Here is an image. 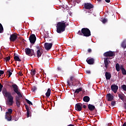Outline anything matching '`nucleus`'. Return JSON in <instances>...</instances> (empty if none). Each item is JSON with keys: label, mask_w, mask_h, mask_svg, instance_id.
I'll return each mask as SVG.
<instances>
[{"label": "nucleus", "mask_w": 126, "mask_h": 126, "mask_svg": "<svg viewBox=\"0 0 126 126\" xmlns=\"http://www.w3.org/2000/svg\"><path fill=\"white\" fill-rule=\"evenodd\" d=\"M12 87L13 88V91L12 93V95H15L17 94L18 95L15 96V101H16V104L17 107L18 108H19L20 107V105H21V101H20V98H23V96H22V94H21V93L19 91V89L18 88V86L16 84H13L12 85Z\"/></svg>", "instance_id": "f257e3e1"}, {"label": "nucleus", "mask_w": 126, "mask_h": 126, "mask_svg": "<svg viewBox=\"0 0 126 126\" xmlns=\"http://www.w3.org/2000/svg\"><path fill=\"white\" fill-rule=\"evenodd\" d=\"M2 93L3 96L7 98V99L6 101V105L7 106H12L14 103V101H13V96H12L11 93L9 92H7L6 89L3 90Z\"/></svg>", "instance_id": "f03ea898"}, {"label": "nucleus", "mask_w": 126, "mask_h": 126, "mask_svg": "<svg viewBox=\"0 0 126 126\" xmlns=\"http://www.w3.org/2000/svg\"><path fill=\"white\" fill-rule=\"evenodd\" d=\"M56 28L57 33L61 34V33L64 32L65 31V28H66V25H65L64 21L58 22L57 24Z\"/></svg>", "instance_id": "7ed1b4c3"}, {"label": "nucleus", "mask_w": 126, "mask_h": 126, "mask_svg": "<svg viewBox=\"0 0 126 126\" xmlns=\"http://www.w3.org/2000/svg\"><path fill=\"white\" fill-rule=\"evenodd\" d=\"M77 34L80 36H84V37H90L91 36V32L89 29L84 28L81 29V31H79Z\"/></svg>", "instance_id": "20e7f679"}, {"label": "nucleus", "mask_w": 126, "mask_h": 126, "mask_svg": "<svg viewBox=\"0 0 126 126\" xmlns=\"http://www.w3.org/2000/svg\"><path fill=\"white\" fill-rule=\"evenodd\" d=\"M25 53L27 55V56H29V57H32V56L36 57V54H35V52L33 49H31L30 48H26Z\"/></svg>", "instance_id": "39448f33"}, {"label": "nucleus", "mask_w": 126, "mask_h": 126, "mask_svg": "<svg viewBox=\"0 0 126 126\" xmlns=\"http://www.w3.org/2000/svg\"><path fill=\"white\" fill-rule=\"evenodd\" d=\"M103 56L104 57H106V58L115 57L116 56V53L115 52L109 51L105 52L103 54Z\"/></svg>", "instance_id": "423d86ee"}, {"label": "nucleus", "mask_w": 126, "mask_h": 126, "mask_svg": "<svg viewBox=\"0 0 126 126\" xmlns=\"http://www.w3.org/2000/svg\"><path fill=\"white\" fill-rule=\"evenodd\" d=\"M113 58L111 57H108L106 58H104V66L106 69H108V67H109V64L111 63V61L109 60H112Z\"/></svg>", "instance_id": "0eeeda50"}, {"label": "nucleus", "mask_w": 126, "mask_h": 126, "mask_svg": "<svg viewBox=\"0 0 126 126\" xmlns=\"http://www.w3.org/2000/svg\"><path fill=\"white\" fill-rule=\"evenodd\" d=\"M36 35L34 34H31L29 38L30 42L31 44H35V42H36Z\"/></svg>", "instance_id": "6e6552de"}, {"label": "nucleus", "mask_w": 126, "mask_h": 126, "mask_svg": "<svg viewBox=\"0 0 126 126\" xmlns=\"http://www.w3.org/2000/svg\"><path fill=\"white\" fill-rule=\"evenodd\" d=\"M84 6L85 9H89V10H90L91 9V8H93V7H94L93 5L90 3H85Z\"/></svg>", "instance_id": "1a4fd4ad"}, {"label": "nucleus", "mask_w": 126, "mask_h": 126, "mask_svg": "<svg viewBox=\"0 0 126 126\" xmlns=\"http://www.w3.org/2000/svg\"><path fill=\"white\" fill-rule=\"evenodd\" d=\"M45 49L47 50V51H49V50H51L52 49V47H53V43H45L44 44Z\"/></svg>", "instance_id": "9d476101"}, {"label": "nucleus", "mask_w": 126, "mask_h": 126, "mask_svg": "<svg viewBox=\"0 0 126 126\" xmlns=\"http://www.w3.org/2000/svg\"><path fill=\"white\" fill-rule=\"evenodd\" d=\"M111 89L114 93L116 94L118 92V90L119 89V87L115 84L111 85Z\"/></svg>", "instance_id": "9b49d317"}, {"label": "nucleus", "mask_w": 126, "mask_h": 126, "mask_svg": "<svg viewBox=\"0 0 126 126\" xmlns=\"http://www.w3.org/2000/svg\"><path fill=\"white\" fill-rule=\"evenodd\" d=\"M9 39L11 42H14L17 40V35L14 33L10 34Z\"/></svg>", "instance_id": "f8f14e48"}, {"label": "nucleus", "mask_w": 126, "mask_h": 126, "mask_svg": "<svg viewBox=\"0 0 126 126\" xmlns=\"http://www.w3.org/2000/svg\"><path fill=\"white\" fill-rule=\"evenodd\" d=\"M82 106V103H77L76 104V111H78V112H80L82 110V107H81Z\"/></svg>", "instance_id": "ddd939ff"}, {"label": "nucleus", "mask_w": 126, "mask_h": 126, "mask_svg": "<svg viewBox=\"0 0 126 126\" xmlns=\"http://www.w3.org/2000/svg\"><path fill=\"white\" fill-rule=\"evenodd\" d=\"M107 100L109 102H111L112 100H114V96L112 95L111 94H107Z\"/></svg>", "instance_id": "4468645a"}, {"label": "nucleus", "mask_w": 126, "mask_h": 126, "mask_svg": "<svg viewBox=\"0 0 126 126\" xmlns=\"http://www.w3.org/2000/svg\"><path fill=\"white\" fill-rule=\"evenodd\" d=\"M105 77H106V80H110V79H111V77H112V75L111 74V73L106 72Z\"/></svg>", "instance_id": "2eb2a0df"}, {"label": "nucleus", "mask_w": 126, "mask_h": 126, "mask_svg": "<svg viewBox=\"0 0 126 126\" xmlns=\"http://www.w3.org/2000/svg\"><path fill=\"white\" fill-rule=\"evenodd\" d=\"M88 107L89 110H90V111H91V112H93V111H94V110H95V106H94L92 104H88Z\"/></svg>", "instance_id": "dca6fc26"}, {"label": "nucleus", "mask_w": 126, "mask_h": 126, "mask_svg": "<svg viewBox=\"0 0 126 126\" xmlns=\"http://www.w3.org/2000/svg\"><path fill=\"white\" fill-rule=\"evenodd\" d=\"M87 63H88V64H93L94 63V59L91 58L90 59H87L86 60Z\"/></svg>", "instance_id": "f3484780"}, {"label": "nucleus", "mask_w": 126, "mask_h": 126, "mask_svg": "<svg viewBox=\"0 0 126 126\" xmlns=\"http://www.w3.org/2000/svg\"><path fill=\"white\" fill-rule=\"evenodd\" d=\"M5 119L8 121V122H10L11 121L12 116L10 114H6L5 116Z\"/></svg>", "instance_id": "a211bd4d"}, {"label": "nucleus", "mask_w": 126, "mask_h": 126, "mask_svg": "<svg viewBox=\"0 0 126 126\" xmlns=\"http://www.w3.org/2000/svg\"><path fill=\"white\" fill-rule=\"evenodd\" d=\"M126 96L125 95V94H123V93H121V94H118V97L122 100V101H124L125 100V97Z\"/></svg>", "instance_id": "6ab92c4d"}, {"label": "nucleus", "mask_w": 126, "mask_h": 126, "mask_svg": "<svg viewBox=\"0 0 126 126\" xmlns=\"http://www.w3.org/2000/svg\"><path fill=\"white\" fill-rule=\"evenodd\" d=\"M83 101L84 102H86V103H88L89 101H90V97L88 96H85L83 97Z\"/></svg>", "instance_id": "aec40b11"}, {"label": "nucleus", "mask_w": 126, "mask_h": 126, "mask_svg": "<svg viewBox=\"0 0 126 126\" xmlns=\"http://www.w3.org/2000/svg\"><path fill=\"white\" fill-rule=\"evenodd\" d=\"M51 92L52 91H51V89L50 88L48 89L46 93L45 94L46 97H50V96L51 95Z\"/></svg>", "instance_id": "412c9836"}, {"label": "nucleus", "mask_w": 126, "mask_h": 126, "mask_svg": "<svg viewBox=\"0 0 126 126\" xmlns=\"http://www.w3.org/2000/svg\"><path fill=\"white\" fill-rule=\"evenodd\" d=\"M14 60L16 62H21V60L19 58V57L18 56H15V54H14Z\"/></svg>", "instance_id": "4be33fe9"}, {"label": "nucleus", "mask_w": 126, "mask_h": 126, "mask_svg": "<svg viewBox=\"0 0 126 126\" xmlns=\"http://www.w3.org/2000/svg\"><path fill=\"white\" fill-rule=\"evenodd\" d=\"M36 56L37 58H40L42 56V52L40 50H38L36 52Z\"/></svg>", "instance_id": "5701e85b"}, {"label": "nucleus", "mask_w": 126, "mask_h": 126, "mask_svg": "<svg viewBox=\"0 0 126 126\" xmlns=\"http://www.w3.org/2000/svg\"><path fill=\"white\" fill-rule=\"evenodd\" d=\"M116 69L117 70V71H120V64H119V63H117L116 64Z\"/></svg>", "instance_id": "b1692460"}, {"label": "nucleus", "mask_w": 126, "mask_h": 126, "mask_svg": "<svg viewBox=\"0 0 126 126\" xmlns=\"http://www.w3.org/2000/svg\"><path fill=\"white\" fill-rule=\"evenodd\" d=\"M81 91H82V88H79V89H77L75 90L74 93H77V94H78V93Z\"/></svg>", "instance_id": "393cba45"}, {"label": "nucleus", "mask_w": 126, "mask_h": 126, "mask_svg": "<svg viewBox=\"0 0 126 126\" xmlns=\"http://www.w3.org/2000/svg\"><path fill=\"white\" fill-rule=\"evenodd\" d=\"M8 114H9L10 115L12 114V110L11 108H8V112H6V115H7Z\"/></svg>", "instance_id": "a878e982"}, {"label": "nucleus", "mask_w": 126, "mask_h": 126, "mask_svg": "<svg viewBox=\"0 0 126 126\" xmlns=\"http://www.w3.org/2000/svg\"><path fill=\"white\" fill-rule=\"evenodd\" d=\"M7 72L8 73H9V76H8V78H9V77H10V76H11V74H12V73L11 72V69H9L7 71Z\"/></svg>", "instance_id": "bb28decb"}, {"label": "nucleus", "mask_w": 126, "mask_h": 126, "mask_svg": "<svg viewBox=\"0 0 126 126\" xmlns=\"http://www.w3.org/2000/svg\"><path fill=\"white\" fill-rule=\"evenodd\" d=\"M25 100L27 103H28V104H29V105H33V103H32V102L30 101V100L26 98L25 99Z\"/></svg>", "instance_id": "cd10ccee"}, {"label": "nucleus", "mask_w": 126, "mask_h": 126, "mask_svg": "<svg viewBox=\"0 0 126 126\" xmlns=\"http://www.w3.org/2000/svg\"><path fill=\"white\" fill-rule=\"evenodd\" d=\"M4 59L5 60V62H8L10 61V56H8V57H5Z\"/></svg>", "instance_id": "c85d7f7f"}, {"label": "nucleus", "mask_w": 126, "mask_h": 126, "mask_svg": "<svg viewBox=\"0 0 126 126\" xmlns=\"http://www.w3.org/2000/svg\"><path fill=\"white\" fill-rule=\"evenodd\" d=\"M121 88H122V89H123V90H124V91L126 92V85H122L121 86Z\"/></svg>", "instance_id": "c756f323"}, {"label": "nucleus", "mask_w": 126, "mask_h": 126, "mask_svg": "<svg viewBox=\"0 0 126 126\" xmlns=\"http://www.w3.org/2000/svg\"><path fill=\"white\" fill-rule=\"evenodd\" d=\"M70 78V81L71 82V84H73V81L75 80L74 77L71 76Z\"/></svg>", "instance_id": "7c9ffc66"}, {"label": "nucleus", "mask_w": 126, "mask_h": 126, "mask_svg": "<svg viewBox=\"0 0 126 126\" xmlns=\"http://www.w3.org/2000/svg\"><path fill=\"white\" fill-rule=\"evenodd\" d=\"M37 90V87L33 86L32 89V92H35Z\"/></svg>", "instance_id": "2f4dec72"}, {"label": "nucleus", "mask_w": 126, "mask_h": 126, "mask_svg": "<svg viewBox=\"0 0 126 126\" xmlns=\"http://www.w3.org/2000/svg\"><path fill=\"white\" fill-rule=\"evenodd\" d=\"M122 70V73L123 74V75H126V69H123Z\"/></svg>", "instance_id": "473e14b6"}, {"label": "nucleus", "mask_w": 126, "mask_h": 126, "mask_svg": "<svg viewBox=\"0 0 126 126\" xmlns=\"http://www.w3.org/2000/svg\"><path fill=\"white\" fill-rule=\"evenodd\" d=\"M107 21H108V20H107L105 18L102 19V23H104V24H105V23H106Z\"/></svg>", "instance_id": "72a5a7b5"}, {"label": "nucleus", "mask_w": 126, "mask_h": 126, "mask_svg": "<svg viewBox=\"0 0 126 126\" xmlns=\"http://www.w3.org/2000/svg\"><path fill=\"white\" fill-rule=\"evenodd\" d=\"M36 73V70H32V71H31V74L32 75V76H34Z\"/></svg>", "instance_id": "f704fd0d"}, {"label": "nucleus", "mask_w": 126, "mask_h": 126, "mask_svg": "<svg viewBox=\"0 0 126 126\" xmlns=\"http://www.w3.org/2000/svg\"><path fill=\"white\" fill-rule=\"evenodd\" d=\"M122 48H124L125 49H126V44L125 42H123V43L122 44Z\"/></svg>", "instance_id": "c9c22d12"}, {"label": "nucleus", "mask_w": 126, "mask_h": 126, "mask_svg": "<svg viewBox=\"0 0 126 126\" xmlns=\"http://www.w3.org/2000/svg\"><path fill=\"white\" fill-rule=\"evenodd\" d=\"M3 31V27H0V33H2Z\"/></svg>", "instance_id": "e433bc0d"}, {"label": "nucleus", "mask_w": 126, "mask_h": 126, "mask_svg": "<svg viewBox=\"0 0 126 126\" xmlns=\"http://www.w3.org/2000/svg\"><path fill=\"white\" fill-rule=\"evenodd\" d=\"M3 73H4V71H3V70H0V77H1V75L3 74Z\"/></svg>", "instance_id": "4c0bfd02"}, {"label": "nucleus", "mask_w": 126, "mask_h": 126, "mask_svg": "<svg viewBox=\"0 0 126 126\" xmlns=\"http://www.w3.org/2000/svg\"><path fill=\"white\" fill-rule=\"evenodd\" d=\"M120 69L121 70H123V69H125V68H124V64H121L120 65Z\"/></svg>", "instance_id": "58836bf2"}, {"label": "nucleus", "mask_w": 126, "mask_h": 126, "mask_svg": "<svg viewBox=\"0 0 126 126\" xmlns=\"http://www.w3.org/2000/svg\"><path fill=\"white\" fill-rule=\"evenodd\" d=\"M2 87H3V86L1 85V84L0 83V92H1V90H2Z\"/></svg>", "instance_id": "ea45409f"}, {"label": "nucleus", "mask_w": 126, "mask_h": 126, "mask_svg": "<svg viewBox=\"0 0 126 126\" xmlns=\"http://www.w3.org/2000/svg\"><path fill=\"white\" fill-rule=\"evenodd\" d=\"M25 107H26V109L27 110V112L29 111V106H28V105H26Z\"/></svg>", "instance_id": "a19ab883"}, {"label": "nucleus", "mask_w": 126, "mask_h": 126, "mask_svg": "<svg viewBox=\"0 0 126 126\" xmlns=\"http://www.w3.org/2000/svg\"><path fill=\"white\" fill-rule=\"evenodd\" d=\"M25 107H26V109L27 110V112L29 111V106H28V105H26Z\"/></svg>", "instance_id": "79ce46f5"}, {"label": "nucleus", "mask_w": 126, "mask_h": 126, "mask_svg": "<svg viewBox=\"0 0 126 126\" xmlns=\"http://www.w3.org/2000/svg\"><path fill=\"white\" fill-rule=\"evenodd\" d=\"M25 107H26V109L27 110V112L29 111V106H28V105H26Z\"/></svg>", "instance_id": "37998d69"}, {"label": "nucleus", "mask_w": 126, "mask_h": 126, "mask_svg": "<svg viewBox=\"0 0 126 126\" xmlns=\"http://www.w3.org/2000/svg\"><path fill=\"white\" fill-rule=\"evenodd\" d=\"M27 117L28 118H29V116L30 115V111H27Z\"/></svg>", "instance_id": "c03bdc74"}, {"label": "nucleus", "mask_w": 126, "mask_h": 126, "mask_svg": "<svg viewBox=\"0 0 126 126\" xmlns=\"http://www.w3.org/2000/svg\"><path fill=\"white\" fill-rule=\"evenodd\" d=\"M86 72L87 73H88V74H90V73H91V71L90 70H86Z\"/></svg>", "instance_id": "a18cd8bd"}, {"label": "nucleus", "mask_w": 126, "mask_h": 126, "mask_svg": "<svg viewBox=\"0 0 126 126\" xmlns=\"http://www.w3.org/2000/svg\"><path fill=\"white\" fill-rule=\"evenodd\" d=\"M111 105L112 106H115V105H116V101H112Z\"/></svg>", "instance_id": "49530a36"}, {"label": "nucleus", "mask_w": 126, "mask_h": 126, "mask_svg": "<svg viewBox=\"0 0 126 126\" xmlns=\"http://www.w3.org/2000/svg\"><path fill=\"white\" fill-rule=\"evenodd\" d=\"M92 49H91V48H89L88 50V53H92Z\"/></svg>", "instance_id": "de8ad7c7"}, {"label": "nucleus", "mask_w": 126, "mask_h": 126, "mask_svg": "<svg viewBox=\"0 0 126 126\" xmlns=\"http://www.w3.org/2000/svg\"><path fill=\"white\" fill-rule=\"evenodd\" d=\"M67 85L68 86L71 85V83H70V82L69 81V80H67Z\"/></svg>", "instance_id": "09e8293b"}, {"label": "nucleus", "mask_w": 126, "mask_h": 126, "mask_svg": "<svg viewBox=\"0 0 126 126\" xmlns=\"http://www.w3.org/2000/svg\"><path fill=\"white\" fill-rule=\"evenodd\" d=\"M36 48L37 50H41V48H40V46L39 45H37V46H36Z\"/></svg>", "instance_id": "8fccbe9b"}, {"label": "nucleus", "mask_w": 126, "mask_h": 126, "mask_svg": "<svg viewBox=\"0 0 126 126\" xmlns=\"http://www.w3.org/2000/svg\"><path fill=\"white\" fill-rule=\"evenodd\" d=\"M83 108H84V109H86V108H87V107L86 106V105H83Z\"/></svg>", "instance_id": "3c124183"}, {"label": "nucleus", "mask_w": 126, "mask_h": 126, "mask_svg": "<svg viewBox=\"0 0 126 126\" xmlns=\"http://www.w3.org/2000/svg\"><path fill=\"white\" fill-rule=\"evenodd\" d=\"M105 1H106V2H110V0H105Z\"/></svg>", "instance_id": "603ef678"}, {"label": "nucleus", "mask_w": 126, "mask_h": 126, "mask_svg": "<svg viewBox=\"0 0 126 126\" xmlns=\"http://www.w3.org/2000/svg\"><path fill=\"white\" fill-rule=\"evenodd\" d=\"M57 69H58V70H61L62 69L61 68V67H58Z\"/></svg>", "instance_id": "864d4df0"}, {"label": "nucleus", "mask_w": 126, "mask_h": 126, "mask_svg": "<svg viewBox=\"0 0 126 126\" xmlns=\"http://www.w3.org/2000/svg\"><path fill=\"white\" fill-rule=\"evenodd\" d=\"M88 12H89V13H91L92 12H93V11L92 10H89Z\"/></svg>", "instance_id": "5fc2aeb1"}, {"label": "nucleus", "mask_w": 126, "mask_h": 126, "mask_svg": "<svg viewBox=\"0 0 126 126\" xmlns=\"http://www.w3.org/2000/svg\"><path fill=\"white\" fill-rule=\"evenodd\" d=\"M123 126H126V122L124 123Z\"/></svg>", "instance_id": "6e6d98bb"}, {"label": "nucleus", "mask_w": 126, "mask_h": 126, "mask_svg": "<svg viewBox=\"0 0 126 126\" xmlns=\"http://www.w3.org/2000/svg\"><path fill=\"white\" fill-rule=\"evenodd\" d=\"M97 1H98L99 2H100V1H102V0H97Z\"/></svg>", "instance_id": "4d7b16f0"}, {"label": "nucleus", "mask_w": 126, "mask_h": 126, "mask_svg": "<svg viewBox=\"0 0 126 126\" xmlns=\"http://www.w3.org/2000/svg\"><path fill=\"white\" fill-rule=\"evenodd\" d=\"M0 27H2V25H1V24L0 23Z\"/></svg>", "instance_id": "13d9d810"}, {"label": "nucleus", "mask_w": 126, "mask_h": 126, "mask_svg": "<svg viewBox=\"0 0 126 126\" xmlns=\"http://www.w3.org/2000/svg\"><path fill=\"white\" fill-rule=\"evenodd\" d=\"M65 25H66V27L67 26H68V24H65Z\"/></svg>", "instance_id": "bf43d9fd"}, {"label": "nucleus", "mask_w": 126, "mask_h": 126, "mask_svg": "<svg viewBox=\"0 0 126 126\" xmlns=\"http://www.w3.org/2000/svg\"><path fill=\"white\" fill-rule=\"evenodd\" d=\"M125 109H126V104L125 105V107H124Z\"/></svg>", "instance_id": "052dcab7"}, {"label": "nucleus", "mask_w": 126, "mask_h": 126, "mask_svg": "<svg viewBox=\"0 0 126 126\" xmlns=\"http://www.w3.org/2000/svg\"><path fill=\"white\" fill-rule=\"evenodd\" d=\"M124 55H125V56H126V54H124Z\"/></svg>", "instance_id": "680f3d73"}]
</instances>
